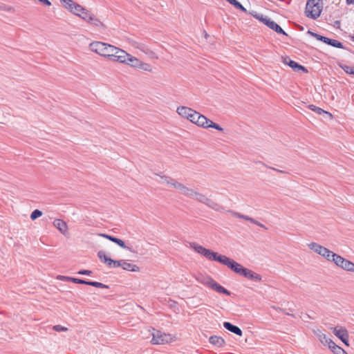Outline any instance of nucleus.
I'll list each match as a JSON object with an SVG mask.
<instances>
[{"label": "nucleus", "mask_w": 354, "mask_h": 354, "mask_svg": "<svg viewBox=\"0 0 354 354\" xmlns=\"http://www.w3.org/2000/svg\"><path fill=\"white\" fill-rule=\"evenodd\" d=\"M210 288H212V290L216 291L218 293H223V294H225L226 295H230V291H228L227 289H225L222 286L219 285L215 281H214V282L212 284Z\"/></svg>", "instance_id": "26"}, {"label": "nucleus", "mask_w": 354, "mask_h": 354, "mask_svg": "<svg viewBox=\"0 0 354 354\" xmlns=\"http://www.w3.org/2000/svg\"><path fill=\"white\" fill-rule=\"evenodd\" d=\"M60 2L66 9L70 11L73 10L75 4V3L72 0H60Z\"/></svg>", "instance_id": "30"}, {"label": "nucleus", "mask_w": 354, "mask_h": 354, "mask_svg": "<svg viewBox=\"0 0 354 354\" xmlns=\"http://www.w3.org/2000/svg\"><path fill=\"white\" fill-rule=\"evenodd\" d=\"M41 3H43L44 5L46 6H51V3L50 1L48 0H39Z\"/></svg>", "instance_id": "52"}, {"label": "nucleus", "mask_w": 354, "mask_h": 354, "mask_svg": "<svg viewBox=\"0 0 354 354\" xmlns=\"http://www.w3.org/2000/svg\"><path fill=\"white\" fill-rule=\"evenodd\" d=\"M100 236L110 240L111 241L113 242L114 241V239H115V236H111V235H108V234H100Z\"/></svg>", "instance_id": "51"}, {"label": "nucleus", "mask_w": 354, "mask_h": 354, "mask_svg": "<svg viewBox=\"0 0 354 354\" xmlns=\"http://www.w3.org/2000/svg\"><path fill=\"white\" fill-rule=\"evenodd\" d=\"M282 62L283 64L290 66L294 71H299L300 70L307 72L308 71L303 66L299 64L295 61H292L289 57H282Z\"/></svg>", "instance_id": "13"}, {"label": "nucleus", "mask_w": 354, "mask_h": 354, "mask_svg": "<svg viewBox=\"0 0 354 354\" xmlns=\"http://www.w3.org/2000/svg\"><path fill=\"white\" fill-rule=\"evenodd\" d=\"M138 69L142 70L144 71L150 72L151 73L153 71V67L151 64L148 63H145L142 61H141L140 64V66L138 67Z\"/></svg>", "instance_id": "31"}, {"label": "nucleus", "mask_w": 354, "mask_h": 354, "mask_svg": "<svg viewBox=\"0 0 354 354\" xmlns=\"http://www.w3.org/2000/svg\"><path fill=\"white\" fill-rule=\"evenodd\" d=\"M86 8H83L82 6L75 3L73 10L71 12H73L74 15H76L80 17V14L82 13Z\"/></svg>", "instance_id": "32"}, {"label": "nucleus", "mask_w": 354, "mask_h": 354, "mask_svg": "<svg viewBox=\"0 0 354 354\" xmlns=\"http://www.w3.org/2000/svg\"><path fill=\"white\" fill-rule=\"evenodd\" d=\"M190 248L194 249L197 253L205 257L206 259L210 261H218L221 254L211 251L210 250L206 249L204 247L197 244L196 243H190Z\"/></svg>", "instance_id": "5"}, {"label": "nucleus", "mask_w": 354, "mask_h": 354, "mask_svg": "<svg viewBox=\"0 0 354 354\" xmlns=\"http://www.w3.org/2000/svg\"><path fill=\"white\" fill-rule=\"evenodd\" d=\"M322 0H308L306 3L305 14L313 19H317L322 11Z\"/></svg>", "instance_id": "2"}, {"label": "nucleus", "mask_w": 354, "mask_h": 354, "mask_svg": "<svg viewBox=\"0 0 354 354\" xmlns=\"http://www.w3.org/2000/svg\"><path fill=\"white\" fill-rule=\"evenodd\" d=\"M64 278L66 281H72V282H74L75 283L86 284V283H87V281L84 280V279H77V278H73V277H64Z\"/></svg>", "instance_id": "34"}, {"label": "nucleus", "mask_w": 354, "mask_h": 354, "mask_svg": "<svg viewBox=\"0 0 354 354\" xmlns=\"http://www.w3.org/2000/svg\"><path fill=\"white\" fill-rule=\"evenodd\" d=\"M341 68L344 70V71L346 73L354 75V66L342 65Z\"/></svg>", "instance_id": "38"}, {"label": "nucleus", "mask_w": 354, "mask_h": 354, "mask_svg": "<svg viewBox=\"0 0 354 354\" xmlns=\"http://www.w3.org/2000/svg\"><path fill=\"white\" fill-rule=\"evenodd\" d=\"M117 62L125 64L131 67L138 68L141 60L127 53L125 50H122Z\"/></svg>", "instance_id": "6"}, {"label": "nucleus", "mask_w": 354, "mask_h": 354, "mask_svg": "<svg viewBox=\"0 0 354 354\" xmlns=\"http://www.w3.org/2000/svg\"><path fill=\"white\" fill-rule=\"evenodd\" d=\"M227 2H229L231 5L234 6L236 9L239 8L240 5H241L239 1L236 0H226Z\"/></svg>", "instance_id": "45"}, {"label": "nucleus", "mask_w": 354, "mask_h": 354, "mask_svg": "<svg viewBox=\"0 0 354 354\" xmlns=\"http://www.w3.org/2000/svg\"><path fill=\"white\" fill-rule=\"evenodd\" d=\"M261 21L270 29L274 30L277 33L283 34L284 35H286V33L283 31V30L274 21L271 20L270 19L265 18L261 19Z\"/></svg>", "instance_id": "15"}, {"label": "nucleus", "mask_w": 354, "mask_h": 354, "mask_svg": "<svg viewBox=\"0 0 354 354\" xmlns=\"http://www.w3.org/2000/svg\"><path fill=\"white\" fill-rule=\"evenodd\" d=\"M223 326L225 329H227V330L239 335V336H241L242 335V330H241L240 328H239L238 326H234L233 324H232L230 322H225L223 323Z\"/></svg>", "instance_id": "23"}, {"label": "nucleus", "mask_w": 354, "mask_h": 354, "mask_svg": "<svg viewBox=\"0 0 354 354\" xmlns=\"http://www.w3.org/2000/svg\"><path fill=\"white\" fill-rule=\"evenodd\" d=\"M270 169H272V170H274V171H277L278 172H280V173H285L284 171H282V170H279V169H277L276 168H274V167H269Z\"/></svg>", "instance_id": "54"}, {"label": "nucleus", "mask_w": 354, "mask_h": 354, "mask_svg": "<svg viewBox=\"0 0 354 354\" xmlns=\"http://www.w3.org/2000/svg\"><path fill=\"white\" fill-rule=\"evenodd\" d=\"M251 223H254V224H255V225H258V226H259V227H262V228H263L265 230H267V227L263 224L261 223L260 222H259L258 221H257V220H255L254 218L252 219V221Z\"/></svg>", "instance_id": "50"}, {"label": "nucleus", "mask_w": 354, "mask_h": 354, "mask_svg": "<svg viewBox=\"0 0 354 354\" xmlns=\"http://www.w3.org/2000/svg\"><path fill=\"white\" fill-rule=\"evenodd\" d=\"M348 4H354V0H346Z\"/></svg>", "instance_id": "55"}, {"label": "nucleus", "mask_w": 354, "mask_h": 354, "mask_svg": "<svg viewBox=\"0 0 354 354\" xmlns=\"http://www.w3.org/2000/svg\"><path fill=\"white\" fill-rule=\"evenodd\" d=\"M196 116L194 124H196L198 127H201L203 128L207 129L209 128V124L211 122L210 120L207 118L205 115H201L198 112L197 115H195Z\"/></svg>", "instance_id": "16"}, {"label": "nucleus", "mask_w": 354, "mask_h": 354, "mask_svg": "<svg viewBox=\"0 0 354 354\" xmlns=\"http://www.w3.org/2000/svg\"><path fill=\"white\" fill-rule=\"evenodd\" d=\"M280 310L283 313H285L284 310L283 309H280Z\"/></svg>", "instance_id": "58"}, {"label": "nucleus", "mask_w": 354, "mask_h": 354, "mask_svg": "<svg viewBox=\"0 0 354 354\" xmlns=\"http://www.w3.org/2000/svg\"><path fill=\"white\" fill-rule=\"evenodd\" d=\"M286 315H290V316H292V317H295V315L293 314H290V312H287V313H285Z\"/></svg>", "instance_id": "56"}, {"label": "nucleus", "mask_w": 354, "mask_h": 354, "mask_svg": "<svg viewBox=\"0 0 354 354\" xmlns=\"http://www.w3.org/2000/svg\"><path fill=\"white\" fill-rule=\"evenodd\" d=\"M308 248L329 261H332L333 255L335 254L333 252L317 243H309Z\"/></svg>", "instance_id": "8"}, {"label": "nucleus", "mask_w": 354, "mask_h": 354, "mask_svg": "<svg viewBox=\"0 0 354 354\" xmlns=\"http://www.w3.org/2000/svg\"><path fill=\"white\" fill-rule=\"evenodd\" d=\"M160 180H158V182L161 184H166L167 185V180L166 179H169V176H160Z\"/></svg>", "instance_id": "47"}, {"label": "nucleus", "mask_w": 354, "mask_h": 354, "mask_svg": "<svg viewBox=\"0 0 354 354\" xmlns=\"http://www.w3.org/2000/svg\"><path fill=\"white\" fill-rule=\"evenodd\" d=\"M353 41H354V37H353Z\"/></svg>", "instance_id": "59"}, {"label": "nucleus", "mask_w": 354, "mask_h": 354, "mask_svg": "<svg viewBox=\"0 0 354 354\" xmlns=\"http://www.w3.org/2000/svg\"><path fill=\"white\" fill-rule=\"evenodd\" d=\"M306 317H307L308 318L312 319V317H310V315H306Z\"/></svg>", "instance_id": "57"}, {"label": "nucleus", "mask_w": 354, "mask_h": 354, "mask_svg": "<svg viewBox=\"0 0 354 354\" xmlns=\"http://www.w3.org/2000/svg\"><path fill=\"white\" fill-rule=\"evenodd\" d=\"M42 215V212L39 209L34 210L30 214V218L32 220H35L36 218L40 217Z\"/></svg>", "instance_id": "41"}, {"label": "nucleus", "mask_w": 354, "mask_h": 354, "mask_svg": "<svg viewBox=\"0 0 354 354\" xmlns=\"http://www.w3.org/2000/svg\"><path fill=\"white\" fill-rule=\"evenodd\" d=\"M79 274H83V275H91L92 274V272L88 270H82L78 272Z\"/></svg>", "instance_id": "49"}, {"label": "nucleus", "mask_w": 354, "mask_h": 354, "mask_svg": "<svg viewBox=\"0 0 354 354\" xmlns=\"http://www.w3.org/2000/svg\"><path fill=\"white\" fill-rule=\"evenodd\" d=\"M332 262L346 271L354 272V263L337 254L333 255Z\"/></svg>", "instance_id": "9"}, {"label": "nucleus", "mask_w": 354, "mask_h": 354, "mask_svg": "<svg viewBox=\"0 0 354 354\" xmlns=\"http://www.w3.org/2000/svg\"><path fill=\"white\" fill-rule=\"evenodd\" d=\"M232 213V215L234 217H237V218H242V219H244L245 221H248L250 222H252V219L253 218H251L247 215H243V214H241L239 212H231Z\"/></svg>", "instance_id": "33"}, {"label": "nucleus", "mask_w": 354, "mask_h": 354, "mask_svg": "<svg viewBox=\"0 0 354 354\" xmlns=\"http://www.w3.org/2000/svg\"><path fill=\"white\" fill-rule=\"evenodd\" d=\"M80 17L94 26L100 27L103 26L102 23L86 9L80 14Z\"/></svg>", "instance_id": "12"}, {"label": "nucleus", "mask_w": 354, "mask_h": 354, "mask_svg": "<svg viewBox=\"0 0 354 354\" xmlns=\"http://www.w3.org/2000/svg\"><path fill=\"white\" fill-rule=\"evenodd\" d=\"M53 225L64 236L68 234V225L62 219H55Z\"/></svg>", "instance_id": "18"}, {"label": "nucleus", "mask_w": 354, "mask_h": 354, "mask_svg": "<svg viewBox=\"0 0 354 354\" xmlns=\"http://www.w3.org/2000/svg\"><path fill=\"white\" fill-rule=\"evenodd\" d=\"M197 281L210 288L214 280L209 276L200 275L197 277Z\"/></svg>", "instance_id": "25"}, {"label": "nucleus", "mask_w": 354, "mask_h": 354, "mask_svg": "<svg viewBox=\"0 0 354 354\" xmlns=\"http://www.w3.org/2000/svg\"><path fill=\"white\" fill-rule=\"evenodd\" d=\"M227 2H229L231 5L234 6L236 9L239 8L240 5H241L239 1L236 0H226Z\"/></svg>", "instance_id": "44"}, {"label": "nucleus", "mask_w": 354, "mask_h": 354, "mask_svg": "<svg viewBox=\"0 0 354 354\" xmlns=\"http://www.w3.org/2000/svg\"><path fill=\"white\" fill-rule=\"evenodd\" d=\"M140 41H135V40H130L129 41V44L134 48H138L139 47V44H140Z\"/></svg>", "instance_id": "48"}, {"label": "nucleus", "mask_w": 354, "mask_h": 354, "mask_svg": "<svg viewBox=\"0 0 354 354\" xmlns=\"http://www.w3.org/2000/svg\"><path fill=\"white\" fill-rule=\"evenodd\" d=\"M309 109L315 112H316L317 113L321 115L322 113H326V114H329L330 116H331V114H330L329 113H328L327 111H325L324 110H323L322 109L319 108V107H317L315 105H309Z\"/></svg>", "instance_id": "36"}, {"label": "nucleus", "mask_w": 354, "mask_h": 354, "mask_svg": "<svg viewBox=\"0 0 354 354\" xmlns=\"http://www.w3.org/2000/svg\"><path fill=\"white\" fill-rule=\"evenodd\" d=\"M148 332L149 335L152 336L151 343L152 344H165L169 343L172 341V337L170 334L162 333L160 330H158L151 328L149 329Z\"/></svg>", "instance_id": "3"}, {"label": "nucleus", "mask_w": 354, "mask_h": 354, "mask_svg": "<svg viewBox=\"0 0 354 354\" xmlns=\"http://www.w3.org/2000/svg\"><path fill=\"white\" fill-rule=\"evenodd\" d=\"M209 128H213L220 131H223V129L216 123L213 122L212 120L209 124Z\"/></svg>", "instance_id": "42"}, {"label": "nucleus", "mask_w": 354, "mask_h": 354, "mask_svg": "<svg viewBox=\"0 0 354 354\" xmlns=\"http://www.w3.org/2000/svg\"><path fill=\"white\" fill-rule=\"evenodd\" d=\"M97 257L103 263H106L109 268H114L115 261L108 257L106 252L103 250H100L97 253Z\"/></svg>", "instance_id": "20"}, {"label": "nucleus", "mask_w": 354, "mask_h": 354, "mask_svg": "<svg viewBox=\"0 0 354 354\" xmlns=\"http://www.w3.org/2000/svg\"><path fill=\"white\" fill-rule=\"evenodd\" d=\"M176 189L180 194H183L190 198H192V196L195 191L194 189L187 187L186 185L181 183H179L178 185H177Z\"/></svg>", "instance_id": "17"}, {"label": "nucleus", "mask_w": 354, "mask_h": 354, "mask_svg": "<svg viewBox=\"0 0 354 354\" xmlns=\"http://www.w3.org/2000/svg\"><path fill=\"white\" fill-rule=\"evenodd\" d=\"M86 285H89V286H94V287H96V288H108V286L105 285V284H103L100 282H97V281H87V283H86Z\"/></svg>", "instance_id": "37"}, {"label": "nucleus", "mask_w": 354, "mask_h": 354, "mask_svg": "<svg viewBox=\"0 0 354 354\" xmlns=\"http://www.w3.org/2000/svg\"><path fill=\"white\" fill-rule=\"evenodd\" d=\"M315 335L318 337V339L320 341V342L323 345L327 346L328 348H329V346H330V343L333 342V341L332 339L328 338L324 333H323L319 330H317V331H315Z\"/></svg>", "instance_id": "22"}, {"label": "nucleus", "mask_w": 354, "mask_h": 354, "mask_svg": "<svg viewBox=\"0 0 354 354\" xmlns=\"http://www.w3.org/2000/svg\"><path fill=\"white\" fill-rule=\"evenodd\" d=\"M334 335L338 337L346 346H348V330L342 326H337L330 328Z\"/></svg>", "instance_id": "10"}, {"label": "nucleus", "mask_w": 354, "mask_h": 354, "mask_svg": "<svg viewBox=\"0 0 354 354\" xmlns=\"http://www.w3.org/2000/svg\"><path fill=\"white\" fill-rule=\"evenodd\" d=\"M192 198L196 200L197 201L206 205L207 207H209L216 211H221L223 209L222 207L219 204H218L213 200L207 198L204 194L199 193L196 191H194V193Z\"/></svg>", "instance_id": "7"}, {"label": "nucleus", "mask_w": 354, "mask_h": 354, "mask_svg": "<svg viewBox=\"0 0 354 354\" xmlns=\"http://www.w3.org/2000/svg\"><path fill=\"white\" fill-rule=\"evenodd\" d=\"M334 354H348L342 347L337 345L334 342H330L328 348Z\"/></svg>", "instance_id": "28"}, {"label": "nucleus", "mask_w": 354, "mask_h": 354, "mask_svg": "<svg viewBox=\"0 0 354 354\" xmlns=\"http://www.w3.org/2000/svg\"><path fill=\"white\" fill-rule=\"evenodd\" d=\"M53 330L57 332H65L68 330V328L61 325H55L53 326Z\"/></svg>", "instance_id": "43"}, {"label": "nucleus", "mask_w": 354, "mask_h": 354, "mask_svg": "<svg viewBox=\"0 0 354 354\" xmlns=\"http://www.w3.org/2000/svg\"><path fill=\"white\" fill-rule=\"evenodd\" d=\"M138 49H139L140 51L148 55V57L151 59L158 58L156 53L144 43L140 42Z\"/></svg>", "instance_id": "19"}, {"label": "nucleus", "mask_w": 354, "mask_h": 354, "mask_svg": "<svg viewBox=\"0 0 354 354\" xmlns=\"http://www.w3.org/2000/svg\"><path fill=\"white\" fill-rule=\"evenodd\" d=\"M326 44L338 48H344L342 43L336 39L327 38Z\"/></svg>", "instance_id": "29"}, {"label": "nucleus", "mask_w": 354, "mask_h": 354, "mask_svg": "<svg viewBox=\"0 0 354 354\" xmlns=\"http://www.w3.org/2000/svg\"><path fill=\"white\" fill-rule=\"evenodd\" d=\"M113 243L118 244L120 247H121L123 249H127V250L132 252V250L131 249V248L127 247V245L125 244V243L120 239L115 237Z\"/></svg>", "instance_id": "35"}, {"label": "nucleus", "mask_w": 354, "mask_h": 354, "mask_svg": "<svg viewBox=\"0 0 354 354\" xmlns=\"http://www.w3.org/2000/svg\"><path fill=\"white\" fill-rule=\"evenodd\" d=\"M309 33L313 37H315V39H317V40L319 41H323L324 43L326 44V39L328 37H324V36H322L317 33H315V32H309Z\"/></svg>", "instance_id": "39"}, {"label": "nucleus", "mask_w": 354, "mask_h": 354, "mask_svg": "<svg viewBox=\"0 0 354 354\" xmlns=\"http://www.w3.org/2000/svg\"><path fill=\"white\" fill-rule=\"evenodd\" d=\"M177 113L182 117L189 120L192 123L196 118L195 115H197L198 112L187 106H179L177 109Z\"/></svg>", "instance_id": "11"}, {"label": "nucleus", "mask_w": 354, "mask_h": 354, "mask_svg": "<svg viewBox=\"0 0 354 354\" xmlns=\"http://www.w3.org/2000/svg\"><path fill=\"white\" fill-rule=\"evenodd\" d=\"M0 9L8 11V12H13L14 11V8L12 7L8 6L6 5H3L2 6H1Z\"/></svg>", "instance_id": "46"}, {"label": "nucleus", "mask_w": 354, "mask_h": 354, "mask_svg": "<svg viewBox=\"0 0 354 354\" xmlns=\"http://www.w3.org/2000/svg\"><path fill=\"white\" fill-rule=\"evenodd\" d=\"M122 267L124 270L132 272L138 270V267L136 265L130 263L124 260L115 261L114 268Z\"/></svg>", "instance_id": "14"}, {"label": "nucleus", "mask_w": 354, "mask_h": 354, "mask_svg": "<svg viewBox=\"0 0 354 354\" xmlns=\"http://www.w3.org/2000/svg\"><path fill=\"white\" fill-rule=\"evenodd\" d=\"M89 49L97 55L108 58L112 62H118L122 49L102 41H93L89 44Z\"/></svg>", "instance_id": "1"}, {"label": "nucleus", "mask_w": 354, "mask_h": 354, "mask_svg": "<svg viewBox=\"0 0 354 354\" xmlns=\"http://www.w3.org/2000/svg\"><path fill=\"white\" fill-rule=\"evenodd\" d=\"M243 277L254 281H261L262 279V277L260 274L254 272V271L248 268L245 270V272L243 273Z\"/></svg>", "instance_id": "21"}, {"label": "nucleus", "mask_w": 354, "mask_h": 354, "mask_svg": "<svg viewBox=\"0 0 354 354\" xmlns=\"http://www.w3.org/2000/svg\"><path fill=\"white\" fill-rule=\"evenodd\" d=\"M218 262L221 263V264L226 266L227 268L231 269L233 272L235 273L243 276V273L245 272L246 268H244L242 265L240 263L236 262L235 261L231 259L230 258L225 256V255H221L220 258L218 259Z\"/></svg>", "instance_id": "4"}, {"label": "nucleus", "mask_w": 354, "mask_h": 354, "mask_svg": "<svg viewBox=\"0 0 354 354\" xmlns=\"http://www.w3.org/2000/svg\"><path fill=\"white\" fill-rule=\"evenodd\" d=\"M166 180H167V185H169L175 189H176L177 185H178V183H180L171 177H169V179H166Z\"/></svg>", "instance_id": "40"}, {"label": "nucleus", "mask_w": 354, "mask_h": 354, "mask_svg": "<svg viewBox=\"0 0 354 354\" xmlns=\"http://www.w3.org/2000/svg\"><path fill=\"white\" fill-rule=\"evenodd\" d=\"M238 9L241 10V11H243L244 12H247V10L242 5H240V6L239 7Z\"/></svg>", "instance_id": "53"}, {"label": "nucleus", "mask_w": 354, "mask_h": 354, "mask_svg": "<svg viewBox=\"0 0 354 354\" xmlns=\"http://www.w3.org/2000/svg\"><path fill=\"white\" fill-rule=\"evenodd\" d=\"M210 288H212V290L216 291L218 293H223V294H225L226 295H230V291H228L227 289H225L222 286L219 285L215 281H214V282L212 284Z\"/></svg>", "instance_id": "27"}, {"label": "nucleus", "mask_w": 354, "mask_h": 354, "mask_svg": "<svg viewBox=\"0 0 354 354\" xmlns=\"http://www.w3.org/2000/svg\"><path fill=\"white\" fill-rule=\"evenodd\" d=\"M209 342L210 344L218 347H223L225 345V341L224 340V339L219 336H211L209 339Z\"/></svg>", "instance_id": "24"}]
</instances>
